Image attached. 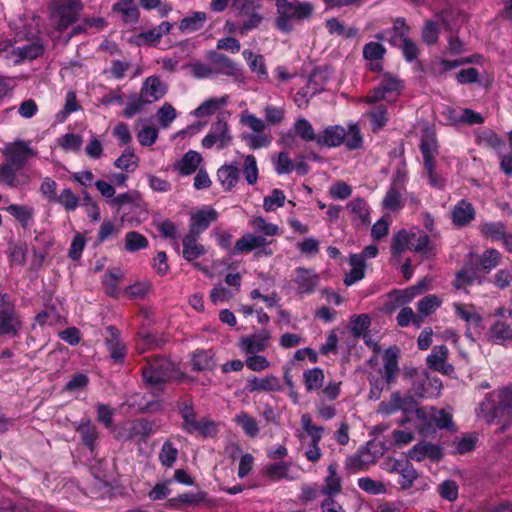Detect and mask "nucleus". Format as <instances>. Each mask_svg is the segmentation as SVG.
Segmentation results:
<instances>
[{
  "mask_svg": "<svg viewBox=\"0 0 512 512\" xmlns=\"http://www.w3.org/2000/svg\"><path fill=\"white\" fill-rule=\"evenodd\" d=\"M475 412L488 425L500 424V432L505 431L512 420V389L504 387L488 393Z\"/></svg>",
  "mask_w": 512,
  "mask_h": 512,
  "instance_id": "1",
  "label": "nucleus"
},
{
  "mask_svg": "<svg viewBox=\"0 0 512 512\" xmlns=\"http://www.w3.org/2000/svg\"><path fill=\"white\" fill-rule=\"evenodd\" d=\"M398 356V349L389 347L383 354V367L368 374L369 398L371 400H378L385 390V386H389L396 381L399 373Z\"/></svg>",
  "mask_w": 512,
  "mask_h": 512,
  "instance_id": "2",
  "label": "nucleus"
},
{
  "mask_svg": "<svg viewBox=\"0 0 512 512\" xmlns=\"http://www.w3.org/2000/svg\"><path fill=\"white\" fill-rule=\"evenodd\" d=\"M276 8L278 13L276 27L284 33L292 30V21L308 20L314 12V6L310 2L298 0H276Z\"/></svg>",
  "mask_w": 512,
  "mask_h": 512,
  "instance_id": "3",
  "label": "nucleus"
},
{
  "mask_svg": "<svg viewBox=\"0 0 512 512\" xmlns=\"http://www.w3.org/2000/svg\"><path fill=\"white\" fill-rule=\"evenodd\" d=\"M240 124L248 127L252 133L241 134V139L251 150L268 147L272 142V136L265 132L267 124L265 121L248 111L240 115Z\"/></svg>",
  "mask_w": 512,
  "mask_h": 512,
  "instance_id": "4",
  "label": "nucleus"
},
{
  "mask_svg": "<svg viewBox=\"0 0 512 512\" xmlns=\"http://www.w3.org/2000/svg\"><path fill=\"white\" fill-rule=\"evenodd\" d=\"M420 150L430 185L441 188L444 185V179L436 173L434 158L438 154V143L432 130L426 129L421 139Z\"/></svg>",
  "mask_w": 512,
  "mask_h": 512,
  "instance_id": "5",
  "label": "nucleus"
},
{
  "mask_svg": "<svg viewBox=\"0 0 512 512\" xmlns=\"http://www.w3.org/2000/svg\"><path fill=\"white\" fill-rule=\"evenodd\" d=\"M175 371V365L170 360L164 357H156L147 362V365L142 370V374L147 384L152 387H158V385L172 379Z\"/></svg>",
  "mask_w": 512,
  "mask_h": 512,
  "instance_id": "6",
  "label": "nucleus"
},
{
  "mask_svg": "<svg viewBox=\"0 0 512 512\" xmlns=\"http://www.w3.org/2000/svg\"><path fill=\"white\" fill-rule=\"evenodd\" d=\"M403 87V81L400 78L386 73L382 76L380 83L366 95L365 102L375 104L380 101H392L401 94Z\"/></svg>",
  "mask_w": 512,
  "mask_h": 512,
  "instance_id": "7",
  "label": "nucleus"
},
{
  "mask_svg": "<svg viewBox=\"0 0 512 512\" xmlns=\"http://www.w3.org/2000/svg\"><path fill=\"white\" fill-rule=\"evenodd\" d=\"M301 425L310 438V441L305 446L304 456L309 462L317 463L323 455L319 444L323 437L324 427L315 425L311 415L308 413H304L301 416Z\"/></svg>",
  "mask_w": 512,
  "mask_h": 512,
  "instance_id": "8",
  "label": "nucleus"
},
{
  "mask_svg": "<svg viewBox=\"0 0 512 512\" xmlns=\"http://www.w3.org/2000/svg\"><path fill=\"white\" fill-rule=\"evenodd\" d=\"M82 10L80 0H55L52 21L60 31L72 25Z\"/></svg>",
  "mask_w": 512,
  "mask_h": 512,
  "instance_id": "9",
  "label": "nucleus"
},
{
  "mask_svg": "<svg viewBox=\"0 0 512 512\" xmlns=\"http://www.w3.org/2000/svg\"><path fill=\"white\" fill-rule=\"evenodd\" d=\"M21 328L22 320L15 306L9 302L6 294H2L0 305V336L17 337Z\"/></svg>",
  "mask_w": 512,
  "mask_h": 512,
  "instance_id": "10",
  "label": "nucleus"
},
{
  "mask_svg": "<svg viewBox=\"0 0 512 512\" xmlns=\"http://www.w3.org/2000/svg\"><path fill=\"white\" fill-rule=\"evenodd\" d=\"M232 139L228 122L218 117L211 125L207 135L202 139V146L205 149L216 148L222 150L231 144Z\"/></svg>",
  "mask_w": 512,
  "mask_h": 512,
  "instance_id": "11",
  "label": "nucleus"
},
{
  "mask_svg": "<svg viewBox=\"0 0 512 512\" xmlns=\"http://www.w3.org/2000/svg\"><path fill=\"white\" fill-rule=\"evenodd\" d=\"M416 405L417 403L412 395L395 391L391 394L389 400L382 401L379 404L378 413L384 416H390L399 411L408 414L415 410Z\"/></svg>",
  "mask_w": 512,
  "mask_h": 512,
  "instance_id": "12",
  "label": "nucleus"
},
{
  "mask_svg": "<svg viewBox=\"0 0 512 512\" xmlns=\"http://www.w3.org/2000/svg\"><path fill=\"white\" fill-rule=\"evenodd\" d=\"M406 173L398 170L392 180V184L387 190L383 200L382 207L388 211H398L404 206L402 192L405 189Z\"/></svg>",
  "mask_w": 512,
  "mask_h": 512,
  "instance_id": "13",
  "label": "nucleus"
},
{
  "mask_svg": "<svg viewBox=\"0 0 512 512\" xmlns=\"http://www.w3.org/2000/svg\"><path fill=\"white\" fill-rule=\"evenodd\" d=\"M4 153L6 161L24 168L26 162L37 156V150L30 146V142L16 141L6 146Z\"/></svg>",
  "mask_w": 512,
  "mask_h": 512,
  "instance_id": "14",
  "label": "nucleus"
},
{
  "mask_svg": "<svg viewBox=\"0 0 512 512\" xmlns=\"http://www.w3.org/2000/svg\"><path fill=\"white\" fill-rule=\"evenodd\" d=\"M29 182L30 177L22 167L7 161L0 166V183L12 188H18L29 184Z\"/></svg>",
  "mask_w": 512,
  "mask_h": 512,
  "instance_id": "15",
  "label": "nucleus"
},
{
  "mask_svg": "<svg viewBox=\"0 0 512 512\" xmlns=\"http://www.w3.org/2000/svg\"><path fill=\"white\" fill-rule=\"evenodd\" d=\"M272 241H269L266 237L254 233H245L241 238H239L234 246L233 254H243L249 253L255 249L262 248L263 253L265 255H272L271 249H266L265 247L271 244Z\"/></svg>",
  "mask_w": 512,
  "mask_h": 512,
  "instance_id": "16",
  "label": "nucleus"
},
{
  "mask_svg": "<svg viewBox=\"0 0 512 512\" xmlns=\"http://www.w3.org/2000/svg\"><path fill=\"white\" fill-rule=\"evenodd\" d=\"M295 277L292 280L300 295H310L314 293L319 283V275L313 269L297 267L294 271Z\"/></svg>",
  "mask_w": 512,
  "mask_h": 512,
  "instance_id": "17",
  "label": "nucleus"
},
{
  "mask_svg": "<svg viewBox=\"0 0 512 512\" xmlns=\"http://www.w3.org/2000/svg\"><path fill=\"white\" fill-rule=\"evenodd\" d=\"M271 333L267 329L259 333L242 337L239 340V349L246 354H254L265 351L270 343Z\"/></svg>",
  "mask_w": 512,
  "mask_h": 512,
  "instance_id": "18",
  "label": "nucleus"
},
{
  "mask_svg": "<svg viewBox=\"0 0 512 512\" xmlns=\"http://www.w3.org/2000/svg\"><path fill=\"white\" fill-rule=\"evenodd\" d=\"M168 91V85L158 75L147 77L140 88V94L150 104L162 99Z\"/></svg>",
  "mask_w": 512,
  "mask_h": 512,
  "instance_id": "19",
  "label": "nucleus"
},
{
  "mask_svg": "<svg viewBox=\"0 0 512 512\" xmlns=\"http://www.w3.org/2000/svg\"><path fill=\"white\" fill-rule=\"evenodd\" d=\"M217 218L218 213L213 208L206 207L196 211L190 218L189 234L200 236Z\"/></svg>",
  "mask_w": 512,
  "mask_h": 512,
  "instance_id": "20",
  "label": "nucleus"
},
{
  "mask_svg": "<svg viewBox=\"0 0 512 512\" xmlns=\"http://www.w3.org/2000/svg\"><path fill=\"white\" fill-rule=\"evenodd\" d=\"M207 60L212 65V70L215 75H226V76H237L239 72L238 65L226 55L216 52L209 51L207 54Z\"/></svg>",
  "mask_w": 512,
  "mask_h": 512,
  "instance_id": "21",
  "label": "nucleus"
},
{
  "mask_svg": "<svg viewBox=\"0 0 512 512\" xmlns=\"http://www.w3.org/2000/svg\"><path fill=\"white\" fill-rule=\"evenodd\" d=\"M453 309L458 318L463 320L466 325V336L471 337V328H480L482 325V316L478 312L477 308L472 304L453 303Z\"/></svg>",
  "mask_w": 512,
  "mask_h": 512,
  "instance_id": "22",
  "label": "nucleus"
},
{
  "mask_svg": "<svg viewBox=\"0 0 512 512\" xmlns=\"http://www.w3.org/2000/svg\"><path fill=\"white\" fill-rule=\"evenodd\" d=\"M437 21L428 20L424 23L422 28V41L431 46L438 42L440 35L439 23H441L446 29L449 28L448 24V13L445 11L436 14Z\"/></svg>",
  "mask_w": 512,
  "mask_h": 512,
  "instance_id": "23",
  "label": "nucleus"
},
{
  "mask_svg": "<svg viewBox=\"0 0 512 512\" xmlns=\"http://www.w3.org/2000/svg\"><path fill=\"white\" fill-rule=\"evenodd\" d=\"M376 463L375 456L365 447L360 448L357 452L346 459L345 467L350 472L365 471L371 465Z\"/></svg>",
  "mask_w": 512,
  "mask_h": 512,
  "instance_id": "24",
  "label": "nucleus"
},
{
  "mask_svg": "<svg viewBox=\"0 0 512 512\" xmlns=\"http://www.w3.org/2000/svg\"><path fill=\"white\" fill-rule=\"evenodd\" d=\"M205 499V493L198 492H186L175 497L169 498L165 507L171 510H179L184 511L189 507H194L199 505Z\"/></svg>",
  "mask_w": 512,
  "mask_h": 512,
  "instance_id": "25",
  "label": "nucleus"
},
{
  "mask_svg": "<svg viewBox=\"0 0 512 512\" xmlns=\"http://www.w3.org/2000/svg\"><path fill=\"white\" fill-rule=\"evenodd\" d=\"M73 427L79 433L82 443L92 451L96 447L99 438L96 426L89 418H82L80 421L74 422Z\"/></svg>",
  "mask_w": 512,
  "mask_h": 512,
  "instance_id": "26",
  "label": "nucleus"
},
{
  "mask_svg": "<svg viewBox=\"0 0 512 512\" xmlns=\"http://www.w3.org/2000/svg\"><path fill=\"white\" fill-rule=\"evenodd\" d=\"M246 389L254 392H278L282 390L280 380L275 375H266L258 378L253 376L247 380Z\"/></svg>",
  "mask_w": 512,
  "mask_h": 512,
  "instance_id": "27",
  "label": "nucleus"
},
{
  "mask_svg": "<svg viewBox=\"0 0 512 512\" xmlns=\"http://www.w3.org/2000/svg\"><path fill=\"white\" fill-rule=\"evenodd\" d=\"M447 357L448 348L445 345H437L433 347L431 354L428 355L427 363L430 368L448 375L453 372L454 368L447 363Z\"/></svg>",
  "mask_w": 512,
  "mask_h": 512,
  "instance_id": "28",
  "label": "nucleus"
},
{
  "mask_svg": "<svg viewBox=\"0 0 512 512\" xmlns=\"http://www.w3.org/2000/svg\"><path fill=\"white\" fill-rule=\"evenodd\" d=\"M106 332L108 334L106 346L111 358L116 362H122L126 356V346L120 338L119 330L114 326H108Z\"/></svg>",
  "mask_w": 512,
  "mask_h": 512,
  "instance_id": "29",
  "label": "nucleus"
},
{
  "mask_svg": "<svg viewBox=\"0 0 512 512\" xmlns=\"http://www.w3.org/2000/svg\"><path fill=\"white\" fill-rule=\"evenodd\" d=\"M408 457L417 462L423 461L426 458L438 461L442 458V451L441 448L435 444L420 442L409 450Z\"/></svg>",
  "mask_w": 512,
  "mask_h": 512,
  "instance_id": "30",
  "label": "nucleus"
},
{
  "mask_svg": "<svg viewBox=\"0 0 512 512\" xmlns=\"http://www.w3.org/2000/svg\"><path fill=\"white\" fill-rule=\"evenodd\" d=\"M346 128L340 125L328 126L322 136H318L317 144L326 147H339L345 141Z\"/></svg>",
  "mask_w": 512,
  "mask_h": 512,
  "instance_id": "31",
  "label": "nucleus"
},
{
  "mask_svg": "<svg viewBox=\"0 0 512 512\" xmlns=\"http://www.w3.org/2000/svg\"><path fill=\"white\" fill-rule=\"evenodd\" d=\"M327 476L324 479V485L320 490V494L326 495L329 498L339 495L342 491V480L337 473V465L330 464L327 468Z\"/></svg>",
  "mask_w": 512,
  "mask_h": 512,
  "instance_id": "32",
  "label": "nucleus"
},
{
  "mask_svg": "<svg viewBox=\"0 0 512 512\" xmlns=\"http://www.w3.org/2000/svg\"><path fill=\"white\" fill-rule=\"evenodd\" d=\"M476 212L473 205L466 201L460 200L452 210V221L455 226L463 227L469 224L475 218Z\"/></svg>",
  "mask_w": 512,
  "mask_h": 512,
  "instance_id": "33",
  "label": "nucleus"
},
{
  "mask_svg": "<svg viewBox=\"0 0 512 512\" xmlns=\"http://www.w3.org/2000/svg\"><path fill=\"white\" fill-rule=\"evenodd\" d=\"M233 5L240 10V13L243 16H247V19L243 21L242 25L238 29L240 34H245L246 32L257 28L262 22L263 17L258 12L254 10L251 13L249 12L248 1L241 3L239 0H233Z\"/></svg>",
  "mask_w": 512,
  "mask_h": 512,
  "instance_id": "34",
  "label": "nucleus"
},
{
  "mask_svg": "<svg viewBox=\"0 0 512 512\" xmlns=\"http://www.w3.org/2000/svg\"><path fill=\"white\" fill-rule=\"evenodd\" d=\"M217 177L223 189L230 191L234 188L239 180L238 163H230L222 165L217 171Z\"/></svg>",
  "mask_w": 512,
  "mask_h": 512,
  "instance_id": "35",
  "label": "nucleus"
},
{
  "mask_svg": "<svg viewBox=\"0 0 512 512\" xmlns=\"http://www.w3.org/2000/svg\"><path fill=\"white\" fill-rule=\"evenodd\" d=\"M350 271L345 275L344 283L346 286H351L356 282L362 280L365 276L366 263L363 261V256L351 254L349 256Z\"/></svg>",
  "mask_w": 512,
  "mask_h": 512,
  "instance_id": "36",
  "label": "nucleus"
},
{
  "mask_svg": "<svg viewBox=\"0 0 512 512\" xmlns=\"http://www.w3.org/2000/svg\"><path fill=\"white\" fill-rule=\"evenodd\" d=\"M199 236L187 234L183 240V258L189 262H192L206 253V249L202 244H198Z\"/></svg>",
  "mask_w": 512,
  "mask_h": 512,
  "instance_id": "37",
  "label": "nucleus"
},
{
  "mask_svg": "<svg viewBox=\"0 0 512 512\" xmlns=\"http://www.w3.org/2000/svg\"><path fill=\"white\" fill-rule=\"evenodd\" d=\"M488 337L495 344L505 345L512 340V328L504 321H496L489 329Z\"/></svg>",
  "mask_w": 512,
  "mask_h": 512,
  "instance_id": "38",
  "label": "nucleus"
},
{
  "mask_svg": "<svg viewBox=\"0 0 512 512\" xmlns=\"http://www.w3.org/2000/svg\"><path fill=\"white\" fill-rule=\"evenodd\" d=\"M228 96L209 98L200 104L193 112L196 117H206L215 114L220 108L226 106Z\"/></svg>",
  "mask_w": 512,
  "mask_h": 512,
  "instance_id": "39",
  "label": "nucleus"
},
{
  "mask_svg": "<svg viewBox=\"0 0 512 512\" xmlns=\"http://www.w3.org/2000/svg\"><path fill=\"white\" fill-rule=\"evenodd\" d=\"M113 11L119 13L127 23H135L139 19V10L134 0H119L113 5Z\"/></svg>",
  "mask_w": 512,
  "mask_h": 512,
  "instance_id": "40",
  "label": "nucleus"
},
{
  "mask_svg": "<svg viewBox=\"0 0 512 512\" xmlns=\"http://www.w3.org/2000/svg\"><path fill=\"white\" fill-rule=\"evenodd\" d=\"M6 211L24 228L33 224L34 209L28 205L11 204L6 208Z\"/></svg>",
  "mask_w": 512,
  "mask_h": 512,
  "instance_id": "41",
  "label": "nucleus"
},
{
  "mask_svg": "<svg viewBox=\"0 0 512 512\" xmlns=\"http://www.w3.org/2000/svg\"><path fill=\"white\" fill-rule=\"evenodd\" d=\"M475 282L482 283V278L477 274V267L474 268L472 264H466V266L456 274L453 286L456 289H461Z\"/></svg>",
  "mask_w": 512,
  "mask_h": 512,
  "instance_id": "42",
  "label": "nucleus"
},
{
  "mask_svg": "<svg viewBox=\"0 0 512 512\" xmlns=\"http://www.w3.org/2000/svg\"><path fill=\"white\" fill-rule=\"evenodd\" d=\"M500 260L501 253L498 250L487 249L477 258L475 264L478 270L489 273L499 265Z\"/></svg>",
  "mask_w": 512,
  "mask_h": 512,
  "instance_id": "43",
  "label": "nucleus"
},
{
  "mask_svg": "<svg viewBox=\"0 0 512 512\" xmlns=\"http://www.w3.org/2000/svg\"><path fill=\"white\" fill-rule=\"evenodd\" d=\"M324 371L319 367L307 369L303 372V382L307 392L318 391L324 384Z\"/></svg>",
  "mask_w": 512,
  "mask_h": 512,
  "instance_id": "44",
  "label": "nucleus"
},
{
  "mask_svg": "<svg viewBox=\"0 0 512 512\" xmlns=\"http://www.w3.org/2000/svg\"><path fill=\"white\" fill-rule=\"evenodd\" d=\"M346 207L354 219L359 220L361 224L370 222V208L363 198H354Z\"/></svg>",
  "mask_w": 512,
  "mask_h": 512,
  "instance_id": "45",
  "label": "nucleus"
},
{
  "mask_svg": "<svg viewBox=\"0 0 512 512\" xmlns=\"http://www.w3.org/2000/svg\"><path fill=\"white\" fill-rule=\"evenodd\" d=\"M43 51V46L37 42H31L23 46H16L14 64H18L25 60L35 59L42 55Z\"/></svg>",
  "mask_w": 512,
  "mask_h": 512,
  "instance_id": "46",
  "label": "nucleus"
},
{
  "mask_svg": "<svg viewBox=\"0 0 512 512\" xmlns=\"http://www.w3.org/2000/svg\"><path fill=\"white\" fill-rule=\"evenodd\" d=\"M411 246L410 250L422 254H431L433 247L430 244V238L424 231H410Z\"/></svg>",
  "mask_w": 512,
  "mask_h": 512,
  "instance_id": "47",
  "label": "nucleus"
},
{
  "mask_svg": "<svg viewBox=\"0 0 512 512\" xmlns=\"http://www.w3.org/2000/svg\"><path fill=\"white\" fill-rule=\"evenodd\" d=\"M202 160L201 155L196 151H188L176 165V169L181 175H190L194 173Z\"/></svg>",
  "mask_w": 512,
  "mask_h": 512,
  "instance_id": "48",
  "label": "nucleus"
},
{
  "mask_svg": "<svg viewBox=\"0 0 512 512\" xmlns=\"http://www.w3.org/2000/svg\"><path fill=\"white\" fill-rule=\"evenodd\" d=\"M242 56L248 63L249 68L252 72H255L259 78L267 79L268 72L265 65V60L262 55H255L251 50H244Z\"/></svg>",
  "mask_w": 512,
  "mask_h": 512,
  "instance_id": "49",
  "label": "nucleus"
},
{
  "mask_svg": "<svg viewBox=\"0 0 512 512\" xmlns=\"http://www.w3.org/2000/svg\"><path fill=\"white\" fill-rule=\"evenodd\" d=\"M291 463L279 461L266 467V475L273 481L282 479L294 480L295 476L290 474Z\"/></svg>",
  "mask_w": 512,
  "mask_h": 512,
  "instance_id": "50",
  "label": "nucleus"
},
{
  "mask_svg": "<svg viewBox=\"0 0 512 512\" xmlns=\"http://www.w3.org/2000/svg\"><path fill=\"white\" fill-rule=\"evenodd\" d=\"M206 19V13L200 11L193 12L181 20L179 29L185 33L197 31L204 26Z\"/></svg>",
  "mask_w": 512,
  "mask_h": 512,
  "instance_id": "51",
  "label": "nucleus"
},
{
  "mask_svg": "<svg viewBox=\"0 0 512 512\" xmlns=\"http://www.w3.org/2000/svg\"><path fill=\"white\" fill-rule=\"evenodd\" d=\"M214 355L210 350H197L191 358V365L194 371H204L214 366Z\"/></svg>",
  "mask_w": 512,
  "mask_h": 512,
  "instance_id": "52",
  "label": "nucleus"
},
{
  "mask_svg": "<svg viewBox=\"0 0 512 512\" xmlns=\"http://www.w3.org/2000/svg\"><path fill=\"white\" fill-rule=\"evenodd\" d=\"M115 167L126 172H133L139 165V157L128 147L114 161Z\"/></svg>",
  "mask_w": 512,
  "mask_h": 512,
  "instance_id": "53",
  "label": "nucleus"
},
{
  "mask_svg": "<svg viewBox=\"0 0 512 512\" xmlns=\"http://www.w3.org/2000/svg\"><path fill=\"white\" fill-rule=\"evenodd\" d=\"M250 226L258 233V235H262L264 237H274L279 234V227L276 224L269 223L262 216L253 217L249 221Z\"/></svg>",
  "mask_w": 512,
  "mask_h": 512,
  "instance_id": "54",
  "label": "nucleus"
},
{
  "mask_svg": "<svg viewBox=\"0 0 512 512\" xmlns=\"http://www.w3.org/2000/svg\"><path fill=\"white\" fill-rule=\"evenodd\" d=\"M414 412L418 421L417 427L421 433H428L434 428L433 407L415 408Z\"/></svg>",
  "mask_w": 512,
  "mask_h": 512,
  "instance_id": "55",
  "label": "nucleus"
},
{
  "mask_svg": "<svg viewBox=\"0 0 512 512\" xmlns=\"http://www.w3.org/2000/svg\"><path fill=\"white\" fill-rule=\"evenodd\" d=\"M479 230L484 237L490 238L494 241H500L507 232L506 225L501 221L481 223Z\"/></svg>",
  "mask_w": 512,
  "mask_h": 512,
  "instance_id": "56",
  "label": "nucleus"
},
{
  "mask_svg": "<svg viewBox=\"0 0 512 512\" xmlns=\"http://www.w3.org/2000/svg\"><path fill=\"white\" fill-rule=\"evenodd\" d=\"M234 421L243 429L247 436L254 438L259 434V426L257 420L248 413H238L235 416Z\"/></svg>",
  "mask_w": 512,
  "mask_h": 512,
  "instance_id": "57",
  "label": "nucleus"
},
{
  "mask_svg": "<svg viewBox=\"0 0 512 512\" xmlns=\"http://www.w3.org/2000/svg\"><path fill=\"white\" fill-rule=\"evenodd\" d=\"M82 143V136L75 133H66L56 140L57 146L66 152H79Z\"/></svg>",
  "mask_w": 512,
  "mask_h": 512,
  "instance_id": "58",
  "label": "nucleus"
},
{
  "mask_svg": "<svg viewBox=\"0 0 512 512\" xmlns=\"http://www.w3.org/2000/svg\"><path fill=\"white\" fill-rule=\"evenodd\" d=\"M343 144L348 150H357L363 146V136L357 123L348 124Z\"/></svg>",
  "mask_w": 512,
  "mask_h": 512,
  "instance_id": "59",
  "label": "nucleus"
},
{
  "mask_svg": "<svg viewBox=\"0 0 512 512\" xmlns=\"http://www.w3.org/2000/svg\"><path fill=\"white\" fill-rule=\"evenodd\" d=\"M124 245L128 252L133 253L146 249L148 247V240L139 232L130 231L125 235Z\"/></svg>",
  "mask_w": 512,
  "mask_h": 512,
  "instance_id": "60",
  "label": "nucleus"
},
{
  "mask_svg": "<svg viewBox=\"0 0 512 512\" xmlns=\"http://www.w3.org/2000/svg\"><path fill=\"white\" fill-rule=\"evenodd\" d=\"M180 414L183 419V430L189 434L195 433L199 420L196 418V414L193 407L187 402L180 406Z\"/></svg>",
  "mask_w": 512,
  "mask_h": 512,
  "instance_id": "61",
  "label": "nucleus"
},
{
  "mask_svg": "<svg viewBox=\"0 0 512 512\" xmlns=\"http://www.w3.org/2000/svg\"><path fill=\"white\" fill-rule=\"evenodd\" d=\"M369 117L374 132L381 130L388 122V111L384 104L376 105L369 112Z\"/></svg>",
  "mask_w": 512,
  "mask_h": 512,
  "instance_id": "62",
  "label": "nucleus"
},
{
  "mask_svg": "<svg viewBox=\"0 0 512 512\" xmlns=\"http://www.w3.org/2000/svg\"><path fill=\"white\" fill-rule=\"evenodd\" d=\"M178 449L171 441H165L159 452L158 459L166 468H172L177 460Z\"/></svg>",
  "mask_w": 512,
  "mask_h": 512,
  "instance_id": "63",
  "label": "nucleus"
},
{
  "mask_svg": "<svg viewBox=\"0 0 512 512\" xmlns=\"http://www.w3.org/2000/svg\"><path fill=\"white\" fill-rule=\"evenodd\" d=\"M442 304L441 299L434 295H426L423 299L418 302L417 309L421 316L432 315Z\"/></svg>",
  "mask_w": 512,
  "mask_h": 512,
  "instance_id": "64",
  "label": "nucleus"
}]
</instances>
